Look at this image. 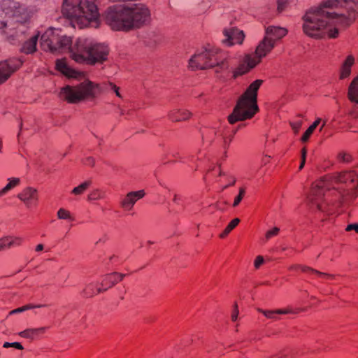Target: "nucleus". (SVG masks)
Wrapping results in <instances>:
<instances>
[{"label": "nucleus", "instance_id": "22", "mask_svg": "<svg viewBox=\"0 0 358 358\" xmlns=\"http://www.w3.org/2000/svg\"><path fill=\"white\" fill-rule=\"evenodd\" d=\"M353 64L354 57L352 55H349L342 65L340 73L341 79H345L350 75L351 67L353 65Z\"/></svg>", "mask_w": 358, "mask_h": 358}, {"label": "nucleus", "instance_id": "41", "mask_svg": "<svg viewBox=\"0 0 358 358\" xmlns=\"http://www.w3.org/2000/svg\"><path fill=\"white\" fill-rule=\"evenodd\" d=\"M301 125H302L301 121L296 122L291 124L292 128L295 131V133H297L299 131Z\"/></svg>", "mask_w": 358, "mask_h": 358}, {"label": "nucleus", "instance_id": "57", "mask_svg": "<svg viewBox=\"0 0 358 358\" xmlns=\"http://www.w3.org/2000/svg\"><path fill=\"white\" fill-rule=\"evenodd\" d=\"M6 27V22H1V28H4V27Z\"/></svg>", "mask_w": 358, "mask_h": 358}, {"label": "nucleus", "instance_id": "12", "mask_svg": "<svg viewBox=\"0 0 358 358\" xmlns=\"http://www.w3.org/2000/svg\"><path fill=\"white\" fill-rule=\"evenodd\" d=\"M275 45V44L274 40H270L266 36H264V38L257 45L255 52V55L252 56V57L255 59H258V63H259L262 58L268 54L273 50Z\"/></svg>", "mask_w": 358, "mask_h": 358}, {"label": "nucleus", "instance_id": "39", "mask_svg": "<svg viewBox=\"0 0 358 358\" xmlns=\"http://www.w3.org/2000/svg\"><path fill=\"white\" fill-rule=\"evenodd\" d=\"M85 165L94 166L95 164V159L92 157H87L83 160Z\"/></svg>", "mask_w": 358, "mask_h": 358}, {"label": "nucleus", "instance_id": "50", "mask_svg": "<svg viewBox=\"0 0 358 358\" xmlns=\"http://www.w3.org/2000/svg\"><path fill=\"white\" fill-rule=\"evenodd\" d=\"M43 248H44V246L43 244H38L36 247V251H37V252L41 251L43 250Z\"/></svg>", "mask_w": 358, "mask_h": 358}, {"label": "nucleus", "instance_id": "62", "mask_svg": "<svg viewBox=\"0 0 358 358\" xmlns=\"http://www.w3.org/2000/svg\"><path fill=\"white\" fill-rule=\"evenodd\" d=\"M11 3H13V6H14V7H16V4L17 3V1H11Z\"/></svg>", "mask_w": 358, "mask_h": 358}, {"label": "nucleus", "instance_id": "49", "mask_svg": "<svg viewBox=\"0 0 358 358\" xmlns=\"http://www.w3.org/2000/svg\"><path fill=\"white\" fill-rule=\"evenodd\" d=\"M321 122L320 118H317L316 120L310 125L311 127H313V128L315 129L316 127L319 125V124Z\"/></svg>", "mask_w": 358, "mask_h": 358}, {"label": "nucleus", "instance_id": "51", "mask_svg": "<svg viewBox=\"0 0 358 358\" xmlns=\"http://www.w3.org/2000/svg\"><path fill=\"white\" fill-rule=\"evenodd\" d=\"M269 158H270V156H266V157L262 159V162H263V164H266L267 163H268V162H269Z\"/></svg>", "mask_w": 358, "mask_h": 358}, {"label": "nucleus", "instance_id": "20", "mask_svg": "<svg viewBox=\"0 0 358 358\" xmlns=\"http://www.w3.org/2000/svg\"><path fill=\"white\" fill-rule=\"evenodd\" d=\"M125 275V274L118 273L116 272L107 274L104 276L101 285L102 286L108 285V287H111L118 281L122 280Z\"/></svg>", "mask_w": 358, "mask_h": 358}, {"label": "nucleus", "instance_id": "33", "mask_svg": "<svg viewBox=\"0 0 358 358\" xmlns=\"http://www.w3.org/2000/svg\"><path fill=\"white\" fill-rule=\"evenodd\" d=\"M102 198V194L100 192L99 189H95L92 191L89 195H88V200L89 201H94L98 200Z\"/></svg>", "mask_w": 358, "mask_h": 358}, {"label": "nucleus", "instance_id": "37", "mask_svg": "<svg viewBox=\"0 0 358 358\" xmlns=\"http://www.w3.org/2000/svg\"><path fill=\"white\" fill-rule=\"evenodd\" d=\"M306 154H307L306 149V148H303L301 150V164L299 166V170H301L305 165Z\"/></svg>", "mask_w": 358, "mask_h": 358}, {"label": "nucleus", "instance_id": "31", "mask_svg": "<svg viewBox=\"0 0 358 358\" xmlns=\"http://www.w3.org/2000/svg\"><path fill=\"white\" fill-rule=\"evenodd\" d=\"M57 217H58L59 219H61V220H73V218L71 215L70 212L66 210L64 208H60L57 211Z\"/></svg>", "mask_w": 358, "mask_h": 358}, {"label": "nucleus", "instance_id": "38", "mask_svg": "<svg viewBox=\"0 0 358 358\" xmlns=\"http://www.w3.org/2000/svg\"><path fill=\"white\" fill-rule=\"evenodd\" d=\"M339 158L343 162H350L352 161V157L350 154L348 153H341L339 154Z\"/></svg>", "mask_w": 358, "mask_h": 358}, {"label": "nucleus", "instance_id": "11", "mask_svg": "<svg viewBox=\"0 0 358 358\" xmlns=\"http://www.w3.org/2000/svg\"><path fill=\"white\" fill-rule=\"evenodd\" d=\"M223 33L225 38L222 40V43L227 46H231L236 43L241 44L245 37L243 31L235 27L224 29Z\"/></svg>", "mask_w": 358, "mask_h": 358}, {"label": "nucleus", "instance_id": "40", "mask_svg": "<svg viewBox=\"0 0 358 358\" xmlns=\"http://www.w3.org/2000/svg\"><path fill=\"white\" fill-rule=\"evenodd\" d=\"M287 1H278L277 11L278 13H282L287 6Z\"/></svg>", "mask_w": 358, "mask_h": 358}, {"label": "nucleus", "instance_id": "58", "mask_svg": "<svg viewBox=\"0 0 358 358\" xmlns=\"http://www.w3.org/2000/svg\"><path fill=\"white\" fill-rule=\"evenodd\" d=\"M237 131V129H234L232 131H231V134L230 135H233V136L235 135V134L236 133Z\"/></svg>", "mask_w": 358, "mask_h": 358}, {"label": "nucleus", "instance_id": "61", "mask_svg": "<svg viewBox=\"0 0 358 358\" xmlns=\"http://www.w3.org/2000/svg\"><path fill=\"white\" fill-rule=\"evenodd\" d=\"M120 114H121L122 115H124V110H122V109H120Z\"/></svg>", "mask_w": 358, "mask_h": 358}, {"label": "nucleus", "instance_id": "34", "mask_svg": "<svg viewBox=\"0 0 358 358\" xmlns=\"http://www.w3.org/2000/svg\"><path fill=\"white\" fill-rule=\"evenodd\" d=\"M233 135L227 136L226 134L223 135V145L225 150L229 147L231 142L233 141Z\"/></svg>", "mask_w": 358, "mask_h": 358}, {"label": "nucleus", "instance_id": "16", "mask_svg": "<svg viewBox=\"0 0 358 358\" xmlns=\"http://www.w3.org/2000/svg\"><path fill=\"white\" fill-rule=\"evenodd\" d=\"M287 33V30L281 27L268 26L266 28L265 36L270 40H280Z\"/></svg>", "mask_w": 358, "mask_h": 358}, {"label": "nucleus", "instance_id": "53", "mask_svg": "<svg viewBox=\"0 0 358 358\" xmlns=\"http://www.w3.org/2000/svg\"><path fill=\"white\" fill-rule=\"evenodd\" d=\"M235 182H236V180L234 179V180L232 181V182H231V184H230V183H228V185H225V186L223 187V189H226V188H227V187H228L229 186H230V185H234L235 184Z\"/></svg>", "mask_w": 358, "mask_h": 358}, {"label": "nucleus", "instance_id": "8", "mask_svg": "<svg viewBox=\"0 0 358 358\" xmlns=\"http://www.w3.org/2000/svg\"><path fill=\"white\" fill-rule=\"evenodd\" d=\"M327 186L326 181L321 180L316 182L311 189V193L308 197V201L312 206H315L317 209L322 213H331L333 209L329 204L322 201L324 187Z\"/></svg>", "mask_w": 358, "mask_h": 358}, {"label": "nucleus", "instance_id": "6", "mask_svg": "<svg viewBox=\"0 0 358 358\" xmlns=\"http://www.w3.org/2000/svg\"><path fill=\"white\" fill-rule=\"evenodd\" d=\"M262 83V80H255L239 97L232 113L228 116L230 124H233L236 122L250 119L259 110L257 92Z\"/></svg>", "mask_w": 358, "mask_h": 358}, {"label": "nucleus", "instance_id": "27", "mask_svg": "<svg viewBox=\"0 0 358 358\" xmlns=\"http://www.w3.org/2000/svg\"><path fill=\"white\" fill-rule=\"evenodd\" d=\"M239 222L240 219L238 218H234V220H232L224 229L223 232L220 235V237L222 238H224L231 232V231H232L239 224Z\"/></svg>", "mask_w": 358, "mask_h": 358}, {"label": "nucleus", "instance_id": "59", "mask_svg": "<svg viewBox=\"0 0 358 358\" xmlns=\"http://www.w3.org/2000/svg\"><path fill=\"white\" fill-rule=\"evenodd\" d=\"M227 157V150H225L224 152V155H223V158L224 159H226Z\"/></svg>", "mask_w": 358, "mask_h": 358}, {"label": "nucleus", "instance_id": "45", "mask_svg": "<svg viewBox=\"0 0 358 358\" xmlns=\"http://www.w3.org/2000/svg\"><path fill=\"white\" fill-rule=\"evenodd\" d=\"M238 315V306L237 304H235L234 306V310L231 315V320L233 321H236Z\"/></svg>", "mask_w": 358, "mask_h": 358}, {"label": "nucleus", "instance_id": "28", "mask_svg": "<svg viewBox=\"0 0 358 358\" xmlns=\"http://www.w3.org/2000/svg\"><path fill=\"white\" fill-rule=\"evenodd\" d=\"M91 183V180L85 181L80 185L74 187L72 189L71 193L75 195H80L83 194V192L90 186Z\"/></svg>", "mask_w": 358, "mask_h": 358}, {"label": "nucleus", "instance_id": "29", "mask_svg": "<svg viewBox=\"0 0 358 358\" xmlns=\"http://www.w3.org/2000/svg\"><path fill=\"white\" fill-rule=\"evenodd\" d=\"M334 189H338L339 190V198L338 201L334 203H332V206L334 207L339 206L342 203L345 202L348 199V195L345 194V189L343 187H334Z\"/></svg>", "mask_w": 358, "mask_h": 358}, {"label": "nucleus", "instance_id": "26", "mask_svg": "<svg viewBox=\"0 0 358 358\" xmlns=\"http://www.w3.org/2000/svg\"><path fill=\"white\" fill-rule=\"evenodd\" d=\"M8 183L2 189L0 190V195L2 196L5 194H6L8 191L12 189L13 187L19 185L20 183V178H13L8 179Z\"/></svg>", "mask_w": 358, "mask_h": 358}, {"label": "nucleus", "instance_id": "42", "mask_svg": "<svg viewBox=\"0 0 358 358\" xmlns=\"http://www.w3.org/2000/svg\"><path fill=\"white\" fill-rule=\"evenodd\" d=\"M264 258L262 256H258L255 260V267L256 268H259V266L264 263Z\"/></svg>", "mask_w": 358, "mask_h": 358}, {"label": "nucleus", "instance_id": "30", "mask_svg": "<svg viewBox=\"0 0 358 358\" xmlns=\"http://www.w3.org/2000/svg\"><path fill=\"white\" fill-rule=\"evenodd\" d=\"M257 310L262 313L266 317L273 320H278L279 319L278 316V313L276 312V310H263L262 308H258Z\"/></svg>", "mask_w": 358, "mask_h": 358}, {"label": "nucleus", "instance_id": "25", "mask_svg": "<svg viewBox=\"0 0 358 358\" xmlns=\"http://www.w3.org/2000/svg\"><path fill=\"white\" fill-rule=\"evenodd\" d=\"M348 99L358 103V76L353 79L348 88Z\"/></svg>", "mask_w": 358, "mask_h": 358}, {"label": "nucleus", "instance_id": "2", "mask_svg": "<svg viewBox=\"0 0 358 358\" xmlns=\"http://www.w3.org/2000/svg\"><path fill=\"white\" fill-rule=\"evenodd\" d=\"M337 2L323 1L320 6L307 10L302 17L303 32L315 38H336L340 28L348 25L353 17L352 14L347 17L336 11Z\"/></svg>", "mask_w": 358, "mask_h": 358}, {"label": "nucleus", "instance_id": "1", "mask_svg": "<svg viewBox=\"0 0 358 358\" xmlns=\"http://www.w3.org/2000/svg\"><path fill=\"white\" fill-rule=\"evenodd\" d=\"M41 46L43 50L53 54L69 51L75 62L90 65L103 64L109 53L108 46L103 43H95L88 38H78L73 43L71 37L51 28L41 36Z\"/></svg>", "mask_w": 358, "mask_h": 358}, {"label": "nucleus", "instance_id": "32", "mask_svg": "<svg viewBox=\"0 0 358 358\" xmlns=\"http://www.w3.org/2000/svg\"><path fill=\"white\" fill-rule=\"evenodd\" d=\"M245 194V189L244 188H240L239 189V193L235 197L234 199V201L233 203V206L234 207H236L239 203L241 201V200L243 199L244 195Z\"/></svg>", "mask_w": 358, "mask_h": 358}, {"label": "nucleus", "instance_id": "64", "mask_svg": "<svg viewBox=\"0 0 358 358\" xmlns=\"http://www.w3.org/2000/svg\"><path fill=\"white\" fill-rule=\"evenodd\" d=\"M148 245H152V244H153V242H152V241H148Z\"/></svg>", "mask_w": 358, "mask_h": 358}, {"label": "nucleus", "instance_id": "54", "mask_svg": "<svg viewBox=\"0 0 358 358\" xmlns=\"http://www.w3.org/2000/svg\"><path fill=\"white\" fill-rule=\"evenodd\" d=\"M14 15H21L20 9V8L16 9V10L14 11Z\"/></svg>", "mask_w": 358, "mask_h": 358}, {"label": "nucleus", "instance_id": "47", "mask_svg": "<svg viewBox=\"0 0 358 358\" xmlns=\"http://www.w3.org/2000/svg\"><path fill=\"white\" fill-rule=\"evenodd\" d=\"M22 312H24L23 307H20V308H18L11 310L9 313V314L13 315V314L21 313Z\"/></svg>", "mask_w": 358, "mask_h": 358}, {"label": "nucleus", "instance_id": "21", "mask_svg": "<svg viewBox=\"0 0 358 358\" xmlns=\"http://www.w3.org/2000/svg\"><path fill=\"white\" fill-rule=\"evenodd\" d=\"M289 269L290 270L301 269L303 272H310L312 273L317 274V275H319L320 277L323 278L333 279L334 278V275L326 273H322V272H320L317 270H315L314 268H312L306 266H302V265H298V264L293 265V266H290Z\"/></svg>", "mask_w": 358, "mask_h": 358}, {"label": "nucleus", "instance_id": "9", "mask_svg": "<svg viewBox=\"0 0 358 358\" xmlns=\"http://www.w3.org/2000/svg\"><path fill=\"white\" fill-rule=\"evenodd\" d=\"M334 184L345 185L346 191H354L358 187V175L355 171H346L332 177Z\"/></svg>", "mask_w": 358, "mask_h": 358}, {"label": "nucleus", "instance_id": "23", "mask_svg": "<svg viewBox=\"0 0 358 358\" xmlns=\"http://www.w3.org/2000/svg\"><path fill=\"white\" fill-rule=\"evenodd\" d=\"M46 327H40L36 329H27L20 333V336L29 339H34L37 336L43 334L45 331Z\"/></svg>", "mask_w": 358, "mask_h": 358}, {"label": "nucleus", "instance_id": "18", "mask_svg": "<svg viewBox=\"0 0 358 358\" xmlns=\"http://www.w3.org/2000/svg\"><path fill=\"white\" fill-rule=\"evenodd\" d=\"M38 38V35H35L24 42L20 48V51L27 55L35 52L36 50Z\"/></svg>", "mask_w": 358, "mask_h": 358}, {"label": "nucleus", "instance_id": "36", "mask_svg": "<svg viewBox=\"0 0 358 358\" xmlns=\"http://www.w3.org/2000/svg\"><path fill=\"white\" fill-rule=\"evenodd\" d=\"M279 231H280V229L278 227H274L273 229L268 231L265 235L266 239L268 240L271 237L277 236Z\"/></svg>", "mask_w": 358, "mask_h": 358}, {"label": "nucleus", "instance_id": "35", "mask_svg": "<svg viewBox=\"0 0 358 358\" xmlns=\"http://www.w3.org/2000/svg\"><path fill=\"white\" fill-rule=\"evenodd\" d=\"M315 129L313 128V127H311L310 126L308 129L305 131V133L303 134V135L301 137V141L303 142H306L308 140V138H310V135L313 134V132L314 131Z\"/></svg>", "mask_w": 358, "mask_h": 358}, {"label": "nucleus", "instance_id": "17", "mask_svg": "<svg viewBox=\"0 0 358 358\" xmlns=\"http://www.w3.org/2000/svg\"><path fill=\"white\" fill-rule=\"evenodd\" d=\"M22 238L18 236H5L0 238V251L20 246L22 243Z\"/></svg>", "mask_w": 358, "mask_h": 358}, {"label": "nucleus", "instance_id": "48", "mask_svg": "<svg viewBox=\"0 0 358 358\" xmlns=\"http://www.w3.org/2000/svg\"><path fill=\"white\" fill-rule=\"evenodd\" d=\"M11 345H12L11 347L15 348L18 350L23 349L22 345L20 343H17V342L11 343Z\"/></svg>", "mask_w": 358, "mask_h": 358}, {"label": "nucleus", "instance_id": "60", "mask_svg": "<svg viewBox=\"0 0 358 358\" xmlns=\"http://www.w3.org/2000/svg\"><path fill=\"white\" fill-rule=\"evenodd\" d=\"M325 123H326V121H324L323 124L321 125V127L320 128V131H322V129H323L324 126L325 125Z\"/></svg>", "mask_w": 358, "mask_h": 358}, {"label": "nucleus", "instance_id": "13", "mask_svg": "<svg viewBox=\"0 0 358 358\" xmlns=\"http://www.w3.org/2000/svg\"><path fill=\"white\" fill-rule=\"evenodd\" d=\"M17 198L23 201L27 206L29 207L33 203L38 201V191L34 187H26L18 194Z\"/></svg>", "mask_w": 358, "mask_h": 358}, {"label": "nucleus", "instance_id": "55", "mask_svg": "<svg viewBox=\"0 0 358 358\" xmlns=\"http://www.w3.org/2000/svg\"><path fill=\"white\" fill-rule=\"evenodd\" d=\"M179 198L178 197V196L176 194L174 195V197H173V201L176 202V203H178V201Z\"/></svg>", "mask_w": 358, "mask_h": 358}, {"label": "nucleus", "instance_id": "19", "mask_svg": "<svg viewBox=\"0 0 358 358\" xmlns=\"http://www.w3.org/2000/svg\"><path fill=\"white\" fill-rule=\"evenodd\" d=\"M56 68L67 77H76V72L68 66L66 59H57L56 61Z\"/></svg>", "mask_w": 358, "mask_h": 358}, {"label": "nucleus", "instance_id": "43", "mask_svg": "<svg viewBox=\"0 0 358 358\" xmlns=\"http://www.w3.org/2000/svg\"><path fill=\"white\" fill-rule=\"evenodd\" d=\"M345 230L347 231H350L352 230H355L356 232L358 233V224L357 223H353V224H348L346 227Z\"/></svg>", "mask_w": 358, "mask_h": 358}, {"label": "nucleus", "instance_id": "52", "mask_svg": "<svg viewBox=\"0 0 358 358\" xmlns=\"http://www.w3.org/2000/svg\"><path fill=\"white\" fill-rule=\"evenodd\" d=\"M11 343H8V342H6L3 343V347L5 348H10L11 347Z\"/></svg>", "mask_w": 358, "mask_h": 358}, {"label": "nucleus", "instance_id": "14", "mask_svg": "<svg viewBox=\"0 0 358 358\" xmlns=\"http://www.w3.org/2000/svg\"><path fill=\"white\" fill-rule=\"evenodd\" d=\"M257 64L258 59H255L250 55H246L243 63L240 64L239 66L233 71V77L236 78L238 76L247 73Z\"/></svg>", "mask_w": 358, "mask_h": 358}, {"label": "nucleus", "instance_id": "3", "mask_svg": "<svg viewBox=\"0 0 358 358\" xmlns=\"http://www.w3.org/2000/svg\"><path fill=\"white\" fill-rule=\"evenodd\" d=\"M105 19L112 29L129 31L147 26L151 20V11L143 3L116 4L106 9Z\"/></svg>", "mask_w": 358, "mask_h": 358}, {"label": "nucleus", "instance_id": "5", "mask_svg": "<svg viewBox=\"0 0 358 358\" xmlns=\"http://www.w3.org/2000/svg\"><path fill=\"white\" fill-rule=\"evenodd\" d=\"M62 12L73 27H87L91 22L98 23L100 13L95 1H63Z\"/></svg>", "mask_w": 358, "mask_h": 358}, {"label": "nucleus", "instance_id": "24", "mask_svg": "<svg viewBox=\"0 0 358 358\" xmlns=\"http://www.w3.org/2000/svg\"><path fill=\"white\" fill-rule=\"evenodd\" d=\"M191 115L188 110H173L169 113V117L172 121L178 122L187 120Z\"/></svg>", "mask_w": 358, "mask_h": 358}, {"label": "nucleus", "instance_id": "44", "mask_svg": "<svg viewBox=\"0 0 358 358\" xmlns=\"http://www.w3.org/2000/svg\"><path fill=\"white\" fill-rule=\"evenodd\" d=\"M46 306V305H44V304H39V305H36V306H33V305H26V306H22L23 307V309H24V311L25 310H30L31 308H41V307H45Z\"/></svg>", "mask_w": 358, "mask_h": 358}, {"label": "nucleus", "instance_id": "7", "mask_svg": "<svg viewBox=\"0 0 358 358\" xmlns=\"http://www.w3.org/2000/svg\"><path fill=\"white\" fill-rule=\"evenodd\" d=\"M192 70L215 69L217 73L229 68L227 55L218 48H205L196 52L189 60Z\"/></svg>", "mask_w": 358, "mask_h": 358}, {"label": "nucleus", "instance_id": "4", "mask_svg": "<svg viewBox=\"0 0 358 358\" xmlns=\"http://www.w3.org/2000/svg\"><path fill=\"white\" fill-rule=\"evenodd\" d=\"M101 92L114 93L122 99L124 97L123 90L110 81L103 83L101 86L90 81L81 83L76 86L66 85L61 89L59 97L69 103H76L86 98L94 97Z\"/></svg>", "mask_w": 358, "mask_h": 358}, {"label": "nucleus", "instance_id": "46", "mask_svg": "<svg viewBox=\"0 0 358 358\" xmlns=\"http://www.w3.org/2000/svg\"><path fill=\"white\" fill-rule=\"evenodd\" d=\"M278 314H287L293 313L290 309H278L276 310Z\"/></svg>", "mask_w": 358, "mask_h": 358}, {"label": "nucleus", "instance_id": "10", "mask_svg": "<svg viewBox=\"0 0 358 358\" xmlns=\"http://www.w3.org/2000/svg\"><path fill=\"white\" fill-rule=\"evenodd\" d=\"M22 64L17 58H11L0 62V84L7 80L10 76Z\"/></svg>", "mask_w": 358, "mask_h": 358}, {"label": "nucleus", "instance_id": "56", "mask_svg": "<svg viewBox=\"0 0 358 358\" xmlns=\"http://www.w3.org/2000/svg\"><path fill=\"white\" fill-rule=\"evenodd\" d=\"M107 289H108V287H106V288H104V289L99 288V289H97V292H98L99 293H100V292H103V291H106V290H107Z\"/></svg>", "mask_w": 358, "mask_h": 358}, {"label": "nucleus", "instance_id": "15", "mask_svg": "<svg viewBox=\"0 0 358 358\" xmlns=\"http://www.w3.org/2000/svg\"><path fill=\"white\" fill-rule=\"evenodd\" d=\"M144 190L129 192L121 202V206L126 210H131L135 203L145 196Z\"/></svg>", "mask_w": 358, "mask_h": 358}, {"label": "nucleus", "instance_id": "63", "mask_svg": "<svg viewBox=\"0 0 358 358\" xmlns=\"http://www.w3.org/2000/svg\"><path fill=\"white\" fill-rule=\"evenodd\" d=\"M357 194H354V193H353V194H352V198H355V197H357Z\"/></svg>", "mask_w": 358, "mask_h": 358}]
</instances>
